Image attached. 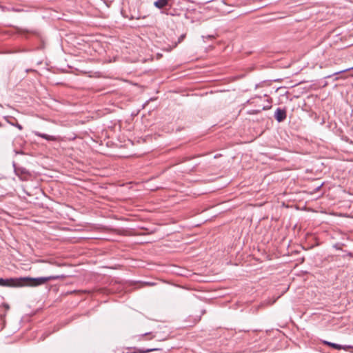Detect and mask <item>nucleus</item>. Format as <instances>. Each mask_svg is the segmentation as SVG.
I'll list each match as a JSON object with an SVG mask.
<instances>
[{"instance_id": "nucleus-1", "label": "nucleus", "mask_w": 353, "mask_h": 353, "mask_svg": "<svg viewBox=\"0 0 353 353\" xmlns=\"http://www.w3.org/2000/svg\"><path fill=\"white\" fill-rule=\"evenodd\" d=\"M65 277V275H52L49 276L32 278L29 276L19 277L18 283L21 284V287L28 286V287H36L45 284L46 282L50 281L62 279Z\"/></svg>"}, {"instance_id": "nucleus-2", "label": "nucleus", "mask_w": 353, "mask_h": 353, "mask_svg": "<svg viewBox=\"0 0 353 353\" xmlns=\"http://www.w3.org/2000/svg\"><path fill=\"white\" fill-rule=\"evenodd\" d=\"M154 6L157 8L161 10V13L163 14L172 16L179 14L174 10H172L168 0H157L154 2Z\"/></svg>"}, {"instance_id": "nucleus-3", "label": "nucleus", "mask_w": 353, "mask_h": 353, "mask_svg": "<svg viewBox=\"0 0 353 353\" xmlns=\"http://www.w3.org/2000/svg\"><path fill=\"white\" fill-rule=\"evenodd\" d=\"M21 284L18 283V278H0V286L7 288H20Z\"/></svg>"}, {"instance_id": "nucleus-4", "label": "nucleus", "mask_w": 353, "mask_h": 353, "mask_svg": "<svg viewBox=\"0 0 353 353\" xmlns=\"http://www.w3.org/2000/svg\"><path fill=\"white\" fill-rule=\"evenodd\" d=\"M287 117V112L285 109L278 108L274 112V118L279 122H283Z\"/></svg>"}, {"instance_id": "nucleus-5", "label": "nucleus", "mask_w": 353, "mask_h": 353, "mask_svg": "<svg viewBox=\"0 0 353 353\" xmlns=\"http://www.w3.org/2000/svg\"><path fill=\"white\" fill-rule=\"evenodd\" d=\"M325 344H327L328 346L330 347H332V348L335 349V350H347L350 348H353V346H350V345H339V344H337V343H332V342H325Z\"/></svg>"}, {"instance_id": "nucleus-6", "label": "nucleus", "mask_w": 353, "mask_h": 353, "mask_svg": "<svg viewBox=\"0 0 353 353\" xmlns=\"http://www.w3.org/2000/svg\"><path fill=\"white\" fill-rule=\"evenodd\" d=\"M34 134L36 136L41 137V138L46 139L47 141H54L57 140V138L54 136L48 135L47 134L41 133V132H37V131H34Z\"/></svg>"}, {"instance_id": "nucleus-7", "label": "nucleus", "mask_w": 353, "mask_h": 353, "mask_svg": "<svg viewBox=\"0 0 353 353\" xmlns=\"http://www.w3.org/2000/svg\"><path fill=\"white\" fill-rule=\"evenodd\" d=\"M14 171L17 175H26L29 174L28 171L26 168H14Z\"/></svg>"}, {"instance_id": "nucleus-8", "label": "nucleus", "mask_w": 353, "mask_h": 353, "mask_svg": "<svg viewBox=\"0 0 353 353\" xmlns=\"http://www.w3.org/2000/svg\"><path fill=\"white\" fill-rule=\"evenodd\" d=\"M185 34H181V35L179 37V39H178V41H177V42H176V43H174V46H173L172 48H170V49H169V50H171L173 48L176 47V46L178 45V43H180L181 42H182V41H183V39H185Z\"/></svg>"}, {"instance_id": "nucleus-9", "label": "nucleus", "mask_w": 353, "mask_h": 353, "mask_svg": "<svg viewBox=\"0 0 353 353\" xmlns=\"http://www.w3.org/2000/svg\"><path fill=\"white\" fill-rule=\"evenodd\" d=\"M15 29H16L17 32L18 33H20V34L32 32V31H30V30H26V29H23V28H19V27H15Z\"/></svg>"}, {"instance_id": "nucleus-10", "label": "nucleus", "mask_w": 353, "mask_h": 353, "mask_svg": "<svg viewBox=\"0 0 353 353\" xmlns=\"http://www.w3.org/2000/svg\"><path fill=\"white\" fill-rule=\"evenodd\" d=\"M323 184H324L323 183H321V184H319V185L314 186V189L311 192V194H314V193H316L318 191H319L321 190V188H322V186L323 185Z\"/></svg>"}, {"instance_id": "nucleus-11", "label": "nucleus", "mask_w": 353, "mask_h": 353, "mask_svg": "<svg viewBox=\"0 0 353 353\" xmlns=\"http://www.w3.org/2000/svg\"><path fill=\"white\" fill-rule=\"evenodd\" d=\"M271 107H272L271 105L263 106L261 109L253 111V113H256V114L259 113V112H261V110H266L270 109Z\"/></svg>"}, {"instance_id": "nucleus-12", "label": "nucleus", "mask_w": 353, "mask_h": 353, "mask_svg": "<svg viewBox=\"0 0 353 353\" xmlns=\"http://www.w3.org/2000/svg\"><path fill=\"white\" fill-rule=\"evenodd\" d=\"M8 122L11 124L12 125H14L17 127L19 130H21L23 129V127L21 124L18 123L17 122L16 123H12L11 121H8Z\"/></svg>"}, {"instance_id": "nucleus-13", "label": "nucleus", "mask_w": 353, "mask_h": 353, "mask_svg": "<svg viewBox=\"0 0 353 353\" xmlns=\"http://www.w3.org/2000/svg\"><path fill=\"white\" fill-rule=\"evenodd\" d=\"M353 70V66L351 67V68H347V69H345L343 70H341V71H339V72H336L334 74V75H336V74H341L343 72H347V71H350Z\"/></svg>"}, {"instance_id": "nucleus-14", "label": "nucleus", "mask_w": 353, "mask_h": 353, "mask_svg": "<svg viewBox=\"0 0 353 353\" xmlns=\"http://www.w3.org/2000/svg\"><path fill=\"white\" fill-rule=\"evenodd\" d=\"M151 336V332H145V333H144V334H141V335L138 336V337H139V339H138V340H139V341H141V339H142L143 336Z\"/></svg>"}, {"instance_id": "nucleus-15", "label": "nucleus", "mask_w": 353, "mask_h": 353, "mask_svg": "<svg viewBox=\"0 0 353 353\" xmlns=\"http://www.w3.org/2000/svg\"><path fill=\"white\" fill-rule=\"evenodd\" d=\"M347 255H348V256H353V254H352V252H349V253L347 254Z\"/></svg>"}, {"instance_id": "nucleus-16", "label": "nucleus", "mask_w": 353, "mask_h": 353, "mask_svg": "<svg viewBox=\"0 0 353 353\" xmlns=\"http://www.w3.org/2000/svg\"><path fill=\"white\" fill-rule=\"evenodd\" d=\"M154 338V336H152L149 339H152Z\"/></svg>"}, {"instance_id": "nucleus-17", "label": "nucleus", "mask_w": 353, "mask_h": 353, "mask_svg": "<svg viewBox=\"0 0 353 353\" xmlns=\"http://www.w3.org/2000/svg\"><path fill=\"white\" fill-rule=\"evenodd\" d=\"M351 77H353V74H350Z\"/></svg>"}]
</instances>
